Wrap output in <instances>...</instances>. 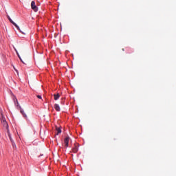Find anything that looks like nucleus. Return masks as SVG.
Returning a JSON list of instances; mask_svg holds the SVG:
<instances>
[{
  "label": "nucleus",
  "instance_id": "f257e3e1",
  "mask_svg": "<svg viewBox=\"0 0 176 176\" xmlns=\"http://www.w3.org/2000/svg\"><path fill=\"white\" fill-rule=\"evenodd\" d=\"M0 120H1V123L3 124V126H5L7 129V133H8V137H9L11 142H13L12 135H11V133L10 132V129H9V125H8V124L6 120V118L4 117L1 110H0Z\"/></svg>",
  "mask_w": 176,
  "mask_h": 176
},
{
  "label": "nucleus",
  "instance_id": "f03ea898",
  "mask_svg": "<svg viewBox=\"0 0 176 176\" xmlns=\"http://www.w3.org/2000/svg\"><path fill=\"white\" fill-rule=\"evenodd\" d=\"M31 8L34 11V12H38V7L36 6L34 1H32V2L31 3Z\"/></svg>",
  "mask_w": 176,
  "mask_h": 176
},
{
  "label": "nucleus",
  "instance_id": "7ed1b4c3",
  "mask_svg": "<svg viewBox=\"0 0 176 176\" xmlns=\"http://www.w3.org/2000/svg\"><path fill=\"white\" fill-rule=\"evenodd\" d=\"M8 19L10 21V23H12L15 27H16L18 30H19V31H21L19 25H18V24H16V23H15L14 21H13V20H12L10 16H8Z\"/></svg>",
  "mask_w": 176,
  "mask_h": 176
},
{
  "label": "nucleus",
  "instance_id": "20e7f679",
  "mask_svg": "<svg viewBox=\"0 0 176 176\" xmlns=\"http://www.w3.org/2000/svg\"><path fill=\"white\" fill-rule=\"evenodd\" d=\"M69 136H67L66 138H65L64 143L66 147L69 146Z\"/></svg>",
  "mask_w": 176,
  "mask_h": 176
},
{
  "label": "nucleus",
  "instance_id": "39448f33",
  "mask_svg": "<svg viewBox=\"0 0 176 176\" xmlns=\"http://www.w3.org/2000/svg\"><path fill=\"white\" fill-rule=\"evenodd\" d=\"M74 153H76L78 151V144H76L72 149Z\"/></svg>",
  "mask_w": 176,
  "mask_h": 176
},
{
  "label": "nucleus",
  "instance_id": "423d86ee",
  "mask_svg": "<svg viewBox=\"0 0 176 176\" xmlns=\"http://www.w3.org/2000/svg\"><path fill=\"white\" fill-rule=\"evenodd\" d=\"M54 108L56 111H60V107L59 104H57V103H56V104L54 105Z\"/></svg>",
  "mask_w": 176,
  "mask_h": 176
},
{
  "label": "nucleus",
  "instance_id": "0eeeda50",
  "mask_svg": "<svg viewBox=\"0 0 176 176\" xmlns=\"http://www.w3.org/2000/svg\"><path fill=\"white\" fill-rule=\"evenodd\" d=\"M60 96L59 94V93H56L54 94V100H58V98H60Z\"/></svg>",
  "mask_w": 176,
  "mask_h": 176
},
{
  "label": "nucleus",
  "instance_id": "6e6552de",
  "mask_svg": "<svg viewBox=\"0 0 176 176\" xmlns=\"http://www.w3.org/2000/svg\"><path fill=\"white\" fill-rule=\"evenodd\" d=\"M56 130L57 131V135H58L59 133H61L62 132V129L60 126H56Z\"/></svg>",
  "mask_w": 176,
  "mask_h": 176
},
{
  "label": "nucleus",
  "instance_id": "1a4fd4ad",
  "mask_svg": "<svg viewBox=\"0 0 176 176\" xmlns=\"http://www.w3.org/2000/svg\"><path fill=\"white\" fill-rule=\"evenodd\" d=\"M21 113L23 116V117L27 118V114L25 113L24 110L21 109Z\"/></svg>",
  "mask_w": 176,
  "mask_h": 176
},
{
  "label": "nucleus",
  "instance_id": "9d476101",
  "mask_svg": "<svg viewBox=\"0 0 176 176\" xmlns=\"http://www.w3.org/2000/svg\"><path fill=\"white\" fill-rule=\"evenodd\" d=\"M37 98H42V96H41L40 94H38V95H37Z\"/></svg>",
  "mask_w": 176,
  "mask_h": 176
},
{
  "label": "nucleus",
  "instance_id": "9b49d317",
  "mask_svg": "<svg viewBox=\"0 0 176 176\" xmlns=\"http://www.w3.org/2000/svg\"><path fill=\"white\" fill-rule=\"evenodd\" d=\"M19 58L21 59V62H23V60H22V59H21V56H19ZM23 63H25V62H24Z\"/></svg>",
  "mask_w": 176,
  "mask_h": 176
},
{
  "label": "nucleus",
  "instance_id": "f8f14e48",
  "mask_svg": "<svg viewBox=\"0 0 176 176\" xmlns=\"http://www.w3.org/2000/svg\"><path fill=\"white\" fill-rule=\"evenodd\" d=\"M23 34H24V32H23Z\"/></svg>",
  "mask_w": 176,
  "mask_h": 176
}]
</instances>
